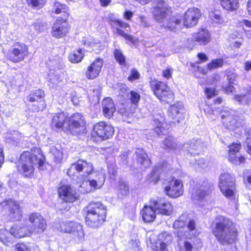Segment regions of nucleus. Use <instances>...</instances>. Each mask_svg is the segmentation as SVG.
<instances>
[{
	"instance_id": "473e14b6",
	"label": "nucleus",
	"mask_w": 251,
	"mask_h": 251,
	"mask_svg": "<svg viewBox=\"0 0 251 251\" xmlns=\"http://www.w3.org/2000/svg\"><path fill=\"white\" fill-rule=\"evenodd\" d=\"M211 188L210 184L208 183H205L203 186L194 192L192 196L193 200L201 201L205 197L208 195Z\"/></svg>"
},
{
	"instance_id": "338daca9",
	"label": "nucleus",
	"mask_w": 251,
	"mask_h": 251,
	"mask_svg": "<svg viewBox=\"0 0 251 251\" xmlns=\"http://www.w3.org/2000/svg\"><path fill=\"white\" fill-rule=\"evenodd\" d=\"M205 93L208 99H210L216 95L215 90L211 88H206Z\"/></svg>"
},
{
	"instance_id": "6ab92c4d",
	"label": "nucleus",
	"mask_w": 251,
	"mask_h": 251,
	"mask_svg": "<svg viewBox=\"0 0 251 251\" xmlns=\"http://www.w3.org/2000/svg\"><path fill=\"white\" fill-rule=\"evenodd\" d=\"M153 124L156 127L155 131L158 135L165 134L166 131L163 126L165 124L164 113L161 110L154 111L153 114Z\"/></svg>"
},
{
	"instance_id": "a19ab883",
	"label": "nucleus",
	"mask_w": 251,
	"mask_h": 251,
	"mask_svg": "<svg viewBox=\"0 0 251 251\" xmlns=\"http://www.w3.org/2000/svg\"><path fill=\"white\" fill-rule=\"evenodd\" d=\"M83 57L82 50L79 49L76 52L71 54L69 56V60L74 63H77L81 61Z\"/></svg>"
},
{
	"instance_id": "e433bc0d",
	"label": "nucleus",
	"mask_w": 251,
	"mask_h": 251,
	"mask_svg": "<svg viewBox=\"0 0 251 251\" xmlns=\"http://www.w3.org/2000/svg\"><path fill=\"white\" fill-rule=\"evenodd\" d=\"M96 184L94 181H84L79 186L78 191L82 194L90 193L95 190L93 186Z\"/></svg>"
},
{
	"instance_id": "69168bd1",
	"label": "nucleus",
	"mask_w": 251,
	"mask_h": 251,
	"mask_svg": "<svg viewBox=\"0 0 251 251\" xmlns=\"http://www.w3.org/2000/svg\"><path fill=\"white\" fill-rule=\"evenodd\" d=\"M139 21L140 23V25L144 27L149 26V24L147 22L146 18L143 15H139L138 17Z\"/></svg>"
},
{
	"instance_id": "ddd939ff",
	"label": "nucleus",
	"mask_w": 251,
	"mask_h": 251,
	"mask_svg": "<svg viewBox=\"0 0 251 251\" xmlns=\"http://www.w3.org/2000/svg\"><path fill=\"white\" fill-rule=\"evenodd\" d=\"M151 203L158 214L170 215L173 211L171 204L165 201L163 199L155 198L151 199Z\"/></svg>"
},
{
	"instance_id": "f8f14e48",
	"label": "nucleus",
	"mask_w": 251,
	"mask_h": 251,
	"mask_svg": "<svg viewBox=\"0 0 251 251\" xmlns=\"http://www.w3.org/2000/svg\"><path fill=\"white\" fill-rule=\"evenodd\" d=\"M114 132L113 127L100 122L94 126L92 135H97L102 140H106L112 136Z\"/></svg>"
},
{
	"instance_id": "9d476101",
	"label": "nucleus",
	"mask_w": 251,
	"mask_h": 251,
	"mask_svg": "<svg viewBox=\"0 0 251 251\" xmlns=\"http://www.w3.org/2000/svg\"><path fill=\"white\" fill-rule=\"evenodd\" d=\"M182 186L183 184L181 181L170 177L168 178L167 183L164 187V191L168 196L176 198L182 195Z\"/></svg>"
},
{
	"instance_id": "4be33fe9",
	"label": "nucleus",
	"mask_w": 251,
	"mask_h": 251,
	"mask_svg": "<svg viewBox=\"0 0 251 251\" xmlns=\"http://www.w3.org/2000/svg\"><path fill=\"white\" fill-rule=\"evenodd\" d=\"M134 156L136 160L137 166L141 169H144L150 167V160L147 154L142 149H137Z\"/></svg>"
},
{
	"instance_id": "393cba45",
	"label": "nucleus",
	"mask_w": 251,
	"mask_h": 251,
	"mask_svg": "<svg viewBox=\"0 0 251 251\" xmlns=\"http://www.w3.org/2000/svg\"><path fill=\"white\" fill-rule=\"evenodd\" d=\"M193 39L200 45H205L210 41L211 36L207 29L201 28L198 32L193 34Z\"/></svg>"
},
{
	"instance_id": "f704fd0d",
	"label": "nucleus",
	"mask_w": 251,
	"mask_h": 251,
	"mask_svg": "<svg viewBox=\"0 0 251 251\" xmlns=\"http://www.w3.org/2000/svg\"><path fill=\"white\" fill-rule=\"evenodd\" d=\"M201 145L199 140H193L190 142L184 144L183 150L191 154H195L194 151L199 150L201 149Z\"/></svg>"
},
{
	"instance_id": "58836bf2",
	"label": "nucleus",
	"mask_w": 251,
	"mask_h": 251,
	"mask_svg": "<svg viewBox=\"0 0 251 251\" xmlns=\"http://www.w3.org/2000/svg\"><path fill=\"white\" fill-rule=\"evenodd\" d=\"M10 233L15 238H18L24 237L27 235L25 228L17 225H14L11 227Z\"/></svg>"
},
{
	"instance_id": "a878e982",
	"label": "nucleus",
	"mask_w": 251,
	"mask_h": 251,
	"mask_svg": "<svg viewBox=\"0 0 251 251\" xmlns=\"http://www.w3.org/2000/svg\"><path fill=\"white\" fill-rule=\"evenodd\" d=\"M6 203L10 210L9 216L14 221H19L22 218V211L19 205L14 201L8 200Z\"/></svg>"
},
{
	"instance_id": "4468645a",
	"label": "nucleus",
	"mask_w": 251,
	"mask_h": 251,
	"mask_svg": "<svg viewBox=\"0 0 251 251\" xmlns=\"http://www.w3.org/2000/svg\"><path fill=\"white\" fill-rule=\"evenodd\" d=\"M201 16V13L199 9L196 8H190L185 12L183 19V25L187 27L195 26L198 24Z\"/></svg>"
},
{
	"instance_id": "a211bd4d",
	"label": "nucleus",
	"mask_w": 251,
	"mask_h": 251,
	"mask_svg": "<svg viewBox=\"0 0 251 251\" xmlns=\"http://www.w3.org/2000/svg\"><path fill=\"white\" fill-rule=\"evenodd\" d=\"M59 197L64 201L73 202L78 198V195L73 188L69 185H64L58 189Z\"/></svg>"
},
{
	"instance_id": "c03bdc74",
	"label": "nucleus",
	"mask_w": 251,
	"mask_h": 251,
	"mask_svg": "<svg viewBox=\"0 0 251 251\" xmlns=\"http://www.w3.org/2000/svg\"><path fill=\"white\" fill-rule=\"evenodd\" d=\"M224 60L221 58H218L213 60L210 63L207 65V68L209 70L221 68L223 66Z\"/></svg>"
},
{
	"instance_id": "cd10ccee",
	"label": "nucleus",
	"mask_w": 251,
	"mask_h": 251,
	"mask_svg": "<svg viewBox=\"0 0 251 251\" xmlns=\"http://www.w3.org/2000/svg\"><path fill=\"white\" fill-rule=\"evenodd\" d=\"M68 119V116L64 112L55 113L52 118L51 126L57 129H59L67 123Z\"/></svg>"
},
{
	"instance_id": "dca6fc26",
	"label": "nucleus",
	"mask_w": 251,
	"mask_h": 251,
	"mask_svg": "<svg viewBox=\"0 0 251 251\" xmlns=\"http://www.w3.org/2000/svg\"><path fill=\"white\" fill-rule=\"evenodd\" d=\"M69 31L68 23L66 19H57L52 27V35L56 38H62Z\"/></svg>"
},
{
	"instance_id": "603ef678",
	"label": "nucleus",
	"mask_w": 251,
	"mask_h": 251,
	"mask_svg": "<svg viewBox=\"0 0 251 251\" xmlns=\"http://www.w3.org/2000/svg\"><path fill=\"white\" fill-rule=\"evenodd\" d=\"M131 102L135 105H137L140 100V95L135 91H131L128 96Z\"/></svg>"
},
{
	"instance_id": "13d9d810",
	"label": "nucleus",
	"mask_w": 251,
	"mask_h": 251,
	"mask_svg": "<svg viewBox=\"0 0 251 251\" xmlns=\"http://www.w3.org/2000/svg\"><path fill=\"white\" fill-rule=\"evenodd\" d=\"M116 28V31L117 34L119 35L123 36L125 38H126V40L130 41V42H133V38L132 36L128 35L127 34L125 33V32L119 29V27H121L120 26H117L115 27Z\"/></svg>"
},
{
	"instance_id": "0e129e2a",
	"label": "nucleus",
	"mask_w": 251,
	"mask_h": 251,
	"mask_svg": "<svg viewBox=\"0 0 251 251\" xmlns=\"http://www.w3.org/2000/svg\"><path fill=\"white\" fill-rule=\"evenodd\" d=\"M196 164L201 168H205L208 166V162L204 158H200L196 160Z\"/></svg>"
},
{
	"instance_id": "6e6d98bb",
	"label": "nucleus",
	"mask_w": 251,
	"mask_h": 251,
	"mask_svg": "<svg viewBox=\"0 0 251 251\" xmlns=\"http://www.w3.org/2000/svg\"><path fill=\"white\" fill-rule=\"evenodd\" d=\"M140 74L135 69H132L130 71V75L128 77V80L130 81H133L139 78Z\"/></svg>"
},
{
	"instance_id": "052dcab7",
	"label": "nucleus",
	"mask_w": 251,
	"mask_h": 251,
	"mask_svg": "<svg viewBox=\"0 0 251 251\" xmlns=\"http://www.w3.org/2000/svg\"><path fill=\"white\" fill-rule=\"evenodd\" d=\"M108 172L109 176V179L111 181L114 180L117 175V171L116 169L112 166L108 167Z\"/></svg>"
},
{
	"instance_id": "09e8293b",
	"label": "nucleus",
	"mask_w": 251,
	"mask_h": 251,
	"mask_svg": "<svg viewBox=\"0 0 251 251\" xmlns=\"http://www.w3.org/2000/svg\"><path fill=\"white\" fill-rule=\"evenodd\" d=\"M88 47L91 49L92 50L94 51L96 53H98L99 50H102L101 45L100 42H97L93 40L88 43Z\"/></svg>"
},
{
	"instance_id": "c9c22d12",
	"label": "nucleus",
	"mask_w": 251,
	"mask_h": 251,
	"mask_svg": "<svg viewBox=\"0 0 251 251\" xmlns=\"http://www.w3.org/2000/svg\"><path fill=\"white\" fill-rule=\"evenodd\" d=\"M53 9L55 13L57 14L62 13L63 17L61 19L67 20L69 16L67 13V11L68 10L67 6H66L65 4L61 3L59 1H56L54 3Z\"/></svg>"
},
{
	"instance_id": "1a4fd4ad",
	"label": "nucleus",
	"mask_w": 251,
	"mask_h": 251,
	"mask_svg": "<svg viewBox=\"0 0 251 251\" xmlns=\"http://www.w3.org/2000/svg\"><path fill=\"white\" fill-rule=\"evenodd\" d=\"M28 221L31 224L28 229L30 233L40 234L47 228L45 219L39 213H33L29 215Z\"/></svg>"
},
{
	"instance_id": "7ed1b4c3",
	"label": "nucleus",
	"mask_w": 251,
	"mask_h": 251,
	"mask_svg": "<svg viewBox=\"0 0 251 251\" xmlns=\"http://www.w3.org/2000/svg\"><path fill=\"white\" fill-rule=\"evenodd\" d=\"M87 214L85 218L86 225L90 227L97 228L104 222L107 209L100 202H93L87 207Z\"/></svg>"
},
{
	"instance_id": "39448f33",
	"label": "nucleus",
	"mask_w": 251,
	"mask_h": 251,
	"mask_svg": "<svg viewBox=\"0 0 251 251\" xmlns=\"http://www.w3.org/2000/svg\"><path fill=\"white\" fill-rule=\"evenodd\" d=\"M235 180L233 176L228 173L221 174L219 177V186L222 193L229 199L235 196Z\"/></svg>"
},
{
	"instance_id": "c85d7f7f",
	"label": "nucleus",
	"mask_w": 251,
	"mask_h": 251,
	"mask_svg": "<svg viewBox=\"0 0 251 251\" xmlns=\"http://www.w3.org/2000/svg\"><path fill=\"white\" fill-rule=\"evenodd\" d=\"M89 175L91 176L88 180L89 181H94L96 183V186H93V188L95 189L100 188L103 185L105 177L102 171L95 172L92 171Z\"/></svg>"
},
{
	"instance_id": "e2e57ef3",
	"label": "nucleus",
	"mask_w": 251,
	"mask_h": 251,
	"mask_svg": "<svg viewBox=\"0 0 251 251\" xmlns=\"http://www.w3.org/2000/svg\"><path fill=\"white\" fill-rule=\"evenodd\" d=\"M15 251H31V250L24 244H18L15 246Z\"/></svg>"
},
{
	"instance_id": "412c9836",
	"label": "nucleus",
	"mask_w": 251,
	"mask_h": 251,
	"mask_svg": "<svg viewBox=\"0 0 251 251\" xmlns=\"http://www.w3.org/2000/svg\"><path fill=\"white\" fill-rule=\"evenodd\" d=\"M103 65L102 60L97 58L88 67L85 72V76L87 79H93L96 78L99 75Z\"/></svg>"
},
{
	"instance_id": "49530a36",
	"label": "nucleus",
	"mask_w": 251,
	"mask_h": 251,
	"mask_svg": "<svg viewBox=\"0 0 251 251\" xmlns=\"http://www.w3.org/2000/svg\"><path fill=\"white\" fill-rule=\"evenodd\" d=\"M114 54L115 59L121 65H126V58L120 50H115Z\"/></svg>"
},
{
	"instance_id": "423d86ee",
	"label": "nucleus",
	"mask_w": 251,
	"mask_h": 251,
	"mask_svg": "<svg viewBox=\"0 0 251 251\" xmlns=\"http://www.w3.org/2000/svg\"><path fill=\"white\" fill-rule=\"evenodd\" d=\"M150 84L154 95L161 101L169 103L173 100L174 94L165 83L157 80H153Z\"/></svg>"
},
{
	"instance_id": "bf43d9fd",
	"label": "nucleus",
	"mask_w": 251,
	"mask_h": 251,
	"mask_svg": "<svg viewBox=\"0 0 251 251\" xmlns=\"http://www.w3.org/2000/svg\"><path fill=\"white\" fill-rule=\"evenodd\" d=\"M193 246L191 243L187 241H185L183 242V247L180 248L179 251H192Z\"/></svg>"
},
{
	"instance_id": "b1692460",
	"label": "nucleus",
	"mask_w": 251,
	"mask_h": 251,
	"mask_svg": "<svg viewBox=\"0 0 251 251\" xmlns=\"http://www.w3.org/2000/svg\"><path fill=\"white\" fill-rule=\"evenodd\" d=\"M101 108L104 117L110 119L115 111V106L112 99L107 97L101 101Z\"/></svg>"
},
{
	"instance_id": "2f4dec72",
	"label": "nucleus",
	"mask_w": 251,
	"mask_h": 251,
	"mask_svg": "<svg viewBox=\"0 0 251 251\" xmlns=\"http://www.w3.org/2000/svg\"><path fill=\"white\" fill-rule=\"evenodd\" d=\"M75 225L74 227L71 228V232L73 238L77 243H80L84 239V233L82 226L78 223L74 222Z\"/></svg>"
},
{
	"instance_id": "f03ea898",
	"label": "nucleus",
	"mask_w": 251,
	"mask_h": 251,
	"mask_svg": "<svg viewBox=\"0 0 251 251\" xmlns=\"http://www.w3.org/2000/svg\"><path fill=\"white\" fill-rule=\"evenodd\" d=\"M171 10V7L164 1L159 0L154 8L153 15L161 26L173 30L180 24L181 19L179 16L170 17Z\"/></svg>"
},
{
	"instance_id": "f3484780",
	"label": "nucleus",
	"mask_w": 251,
	"mask_h": 251,
	"mask_svg": "<svg viewBox=\"0 0 251 251\" xmlns=\"http://www.w3.org/2000/svg\"><path fill=\"white\" fill-rule=\"evenodd\" d=\"M27 100L32 102H38L39 104L33 110L36 111L42 110L46 106V103L44 100V93L41 89L36 90L27 96Z\"/></svg>"
},
{
	"instance_id": "9b49d317",
	"label": "nucleus",
	"mask_w": 251,
	"mask_h": 251,
	"mask_svg": "<svg viewBox=\"0 0 251 251\" xmlns=\"http://www.w3.org/2000/svg\"><path fill=\"white\" fill-rule=\"evenodd\" d=\"M93 170V166L90 163L86 161L79 160L73 163L70 168L68 170L67 174L69 176L74 175L76 173H83L85 176H89Z\"/></svg>"
},
{
	"instance_id": "4d7b16f0",
	"label": "nucleus",
	"mask_w": 251,
	"mask_h": 251,
	"mask_svg": "<svg viewBox=\"0 0 251 251\" xmlns=\"http://www.w3.org/2000/svg\"><path fill=\"white\" fill-rule=\"evenodd\" d=\"M27 1L34 7H42L45 3L43 0H27Z\"/></svg>"
},
{
	"instance_id": "de8ad7c7",
	"label": "nucleus",
	"mask_w": 251,
	"mask_h": 251,
	"mask_svg": "<svg viewBox=\"0 0 251 251\" xmlns=\"http://www.w3.org/2000/svg\"><path fill=\"white\" fill-rule=\"evenodd\" d=\"M119 192L118 195L120 197L121 196H126L129 193V188L126 185V183L123 182H121L119 183Z\"/></svg>"
},
{
	"instance_id": "4c0bfd02",
	"label": "nucleus",
	"mask_w": 251,
	"mask_h": 251,
	"mask_svg": "<svg viewBox=\"0 0 251 251\" xmlns=\"http://www.w3.org/2000/svg\"><path fill=\"white\" fill-rule=\"evenodd\" d=\"M162 147L166 150H175L177 144L172 136L167 135L162 142Z\"/></svg>"
},
{
	"instance_id": "aec40b11",
	"label": "nucleus",
	"mask_w": 251,
	"mask_h": 251,
	"mask_svg": "<svg viewBox=\"0 0 251 251\" xmlns=\"http://www.w3.org/2000/svg\"><path fill=\"white\" fill-rule=\"evenodd\" d=\"M172 236L167 232L161 233L158 235V240L155 243V251H169L167 246L172 242Z\"/></svg>"
},
{
	"instance_id": "20e7f679",
	"label": "nucleus",
	"mask_w": 251,
	"mask_h": 251,
	"mask_svg": "<svg viewBox=\"0 0 251 251\" xmlns=\"http://www.w3.org/2000/svg\"><path fill=\"white\" fill-rule=\"evenodd\" d=\"M44 163L41 158L29 151H24L21 155L18 168L19 171L25 177H31L33 176L34 166L38 164L41 167Z\"/></svg>"
},
{
	"instance_id": "5fc2aeb1",
	"label": "nucleus",
	"mask_w": 251,
	"mask_h": 251,
	"mask_svg": "<svg viewBox=\"0 0 251 251\" xmlns=\"http://www.w3.org/2000/svg\"><path fill=\"white\" fill-rule=\"evenodd\" d=\"M139 243L138 240H131L128 243L129 251H139Z\"/></svg>"
},
{
	"instance_id": "864d4df0",
	"label": "nucleus",
	"mask_w": 251,
	"mask_h": 251,
	"mask_svg": "<svg viewBox=\"0 0 251 251\" xmlns=\"http://www.w3.org/2000/svg\"><path fill=\"white\" fill-rule=\"evenodd\" d=\"M185 217L184 216H181L177 220H176L173 225L175 228H181L185 226L184 220Z\"/></svg>"
},
{
	"instance_id": "7c9ffc66",
	"label": "nucleus",
	"mask_w": 251,
	"mask_h": 251,
	"mask_svg": "<svg viewBox=\"0 0 251 251\" xmlns=\"http://www.w3.org/2000/svg\"><path fill=\"white\" fill-rule=\"evenodd\" d=\"M167 167V164L164 162L162 165L158 164L155 165L149 178V180L154 184L156 183L160 179V175L161 171H164Z\"/></svg>"
},
{
	"instance_id": "5701e85b",
	"label": "nucleus",
	"mask_w": 251,
	"mask_h": 251,
	"mask_svg": "<svg viewBox=\"0 0 251 251\" xmlns=\"http://www.w3.org/2000/svg\"><path fill=\"white\" fill-rule=\"evenodd\" d=\"M183 106L180 102H177L172 105L168 109V116L174 121L179 122L183 119L182 111Z\"/></svg>"
},
{
	"instance_id": "37998d69",
	"label": "nucleus",
	"mask_w": 251,
	"mask_h": 251,
	"mask_svg": "<svg viewBox=\"0 0 251 251\" xmlns=\"http://www.w3.org/2000/svg\"><path fill=\"white\" fill-rule=\"evenodd\" d=\"M228 156H230L231 159H233V155H236L240 154L239 152V150L241 149L240 143H232L228 146Z\"/></svg>"
},
{
	"instance_id": "79ce46f5",
	"label": "nucleus",
	"mask_w": 251,
	"mask_h": 251,
	"mask_svg": "<svg viewBox=\"0 0 251 251\" xmlns=\"http://www.w3.org/2000/svg\"><path fill=\"white\" fill-rule=\"evenodd\" d=\"M75 226L73 221L62 222L60 224L59 230L63 232L69 233L71 232V228Z\"/></svg>"
},
{
	"instance_id": "774afa93",
	"label": "nucleus",
	"mask_w": 251,
	"mask_h": 251,
	"mask_svg": "<svg viewBox=\"0 0 251 251\" xmlns=\"http://www.w3.org/2000/svg\"><path fill=\"white\" fill-rule=\"evenodd\" d=\"M237 75L234 73H230L227 75V79L230 83L234 84L236 81Z\"/></svg>"
},
{
	"instance_id": "ea45409f",
	"label": "nucleus",
	"mask_w": 251,
	"mask_h": 251,
	"mask_svg": "<svg viewBox=\"0 0 251 251\" xmlns=\"http://www.w3.org/2000/svg\"><path fill=\"white\" fill-rule=\"evenodd\" d=\"M221 5L227 10H233L238 7V0H221Z\"/></svg>"
},
{
	"instance_id": "72a5a7b5",
	"label": "nucleus",
	"mask_w": 251,
	"mask_h": 251,
	"mask_svg": "<svg viewBox=\"0 0 251 251\" xmlns=\"http://www.w3.org/2000/svg\"><path fill=\"white\" fill-rule=\"evenodd\" d=\"M107 19L110 25L114 27L120 26L121 28L125 29L126 31H128L130 29V27L128 24L119 20L113 14L109 13L107 16Z\"/></svg>"
},
{
	"instance_id": "2eb2a0df",
	"label": "nucleus",
	"mask_w": 251,
	"mask_h": 251,
	"mask_svg": "<svg viewBox=\"0 0 251 251\" xmlns=\"http://www.w3.org/2000/svg\"><path fill=\"white\" fill-rule=\"evenodd\" d=\"M70 128L75 130L77 134L83 132L85 130V121L84 117L79 113L73 114L69 120Z\"/></svg>"
},
{
	"instance_id": "6e6552de",
	"label": "nucleus",
	"mask_w": 251,
	"mask_h": 251,
	"mask_svg": "<svg viewBox=\"0 0 251 251\" xmlns=\"http://www.w3.org/2000/svg\"><path fill=\"white\" fill-rule=\"evenodd\" d=\"M221 117L224 126L229 130H234L240 125L235 111L231 109L226 108L222 110Z\"/></svg>"
},
{
	"instance_id": "a18cd8bd",
	"label": "nucleus",
	"mask_w": 251,
	"mask_h": 251,
	"mask_svg": "<svg viewBox=\"0 0 251 251\" xmlns=\"http://www.w3.org/2000/svg\"><path fill=\"white\" fill-rule=\"evenodd\" d=\"M23 137L22 135L17 131L14 130L9 133H7L6 138L10 140L16 142L20 140Z\"/></svg>"
},
{
	"instance_id": "bb28decb",
	"label": "nucleus",
	"mask_w": 251,
	"mask_h": 251,
	"mask_svg": "<svg viewBox=\"0 0 251 251\" xmlns=\"http://www.w3.org/2000/svg\"><path fill=\"white\" fill-rule=\"evenodd\" d=\"M156 213L157 212L154 207L152 206L151 201H150V205L149 206L145 205L141 212L143 220L147 223L152 222L155 220Z\"/></svg>"
},
{
	"instance_id": "680f3d73",
	"label": "nucleus",
	"mask_w": 251,
	"mask_h": 251,
	"mask_svg": "<svg viewBox=\"0 0 251 251\" xmlns=\"http://www.w3.org/2000/svg\"><path fill=\"white\" fill-rule=\"evenodd\" d=\"M243 23L245 26V27H244L245 31L247 34L251 35V22L247 20H244Z\"/></svg>"
},
{
	"instance_id": "f257e3e1",
	"label": "nucleus",
	"mask_w": 251,
	"mask_h": 251,
	"mask_svg": "<svg viewBox=\"0 0 251 251\" xmlns=\"http://www.w3.org/2000/svg\"><path fill=\"white\" fill-rule=\"evenodd\" d=\"M212 232L218 242L222 245L233 243L238 235L237 229L234 224L226 218H222L216 223Z\"/></svg>"
},
{
	"instance_id": "c756f323",
	"label": "nucleus",
	"mask_w": 251,
	"mask_h": 251,
	"mask_svg": "<svg viewBox=\"0 0 251 251\" xmlns=\"http://www.w3.org/2000/svg\"><path fill=\"white\" fill-rule=\"evenodd\" d=\"M64 67V64L60 63L59 67L55 68V70H50L49 76L50 79L52 80L53 83H56L63 80L64 77V73L61 70H63Z\"/></svg>"
},
{
	"instance_id": "3c124183",
	"label": "nucleus",
	"mask_w": 251,
	"mask_h": 251,
	"mask_svg": "<svg viewBox=\"0 0 251 251\" xmlns=\"http://www.w3.org/2000/svg\"><path fill=\"white\" fill-rule=\"evenodd\" d=\"M232 157L233 159H231L230 156H229L228 160L231 163L236 165H240V164L244 162L245 160L240 154L233 155Z\"/></svg>"
},
{
	"instance_id": "0eeeda50",
	"label": "nucleus",
	"mask_w": 251,
	"mask_h": 251,
	"mask_svg": "<svg viewBox=\"0 0 251 251\" xmlns=\"http://www.w3.org/2000/svg\"><path fill=\"white\" fill-rule=\"evenodd\" d=\"M28 53V48L25 44L15 42L9 50L7 57L11 61L18 63L23 61Z\"/></svg>"
},
{
	"instance_id": "8fccbe9b",
	"label": "nucleus",
	"mask_w": 251,
	"mask_h": 251,
	"mask_svg": "<svg viewBox=\"0 0 251 251\" xmlns=\"http://www.w3.org/2000/svg\"><path fill=\"white\" fill-rule=\"evenodd\" d=\"M50 152L53 155L55 161L59 162L62 156V152L55 146H52L50 149Z\"/></svg>"
}]
</instances>
